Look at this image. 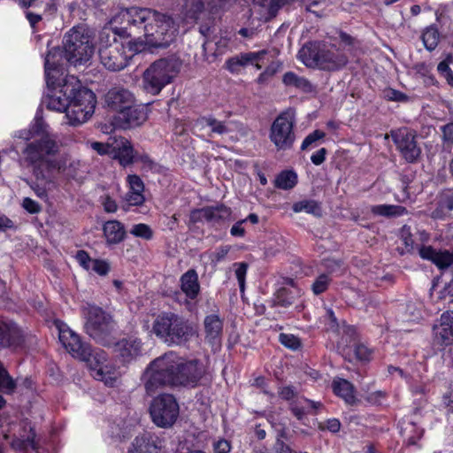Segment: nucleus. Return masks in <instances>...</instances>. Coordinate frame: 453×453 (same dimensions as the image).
Returning <instances> with one entry per match:
<instances>
[{
  "label": "nucleus",
  "mask_w": 453,
  "mask_h": 453,
  "mask_svg": "<svg viewBox=\"0 0 453 453\" xmlns=\"http://www.w3.org/2000/svg\"><path fill=\"white\" fill-rule=\"evenodd\" d=\"M204 372L198 359L187 360L170 351L149 364L145 388L148 392L161 387L194 388L199 385Z\"/></svg>",
  "instance_id": "nucleus-1"
},
{
  "label": "nucleus",
  "mask_w": 453,
  "mask_h": 453,
  "mask_svg": "<svg viewBox=\"0 0 453 453\" xmlns=\"http://www.w3.org/2000/svg\"><path fill=\"white\" fill-rule=\"evenodd\" d=\"M56 85L48 88L50 89H59L47 100L49 110L65 112L70 126L77 127L86 122L94 113L96 97L95 93L85 87H82L80 80L74 75H66L62 82L60 77Z\"/></svg>",
  "instance_id": "nucleus-2"
},
{
  "label": "nucleus",
  "mask_w": 453,
  "mask_h": 453,
  "mask_svg": "<svg viewBox=\"0 0 453 453\" xmlns=\"http://www.w3.org/2000/svg\"><path fill=\"white\" fill-rule=\"evenodd\" d=\"M94 53L90 36L81 27H73L63 38V47L49 50L44 61L46 83L56 85L59 75H63L64 58L68 63L77 65L86 64Z\"/></svg>",
  "instance_id": "nucleus-3"
},
{
  "label": "nucleus",
  "mask_w": 453,
  "mask_h": 453,
  "mask_svg": "<svg viewBox=\"0 0 453 453\" xmlns=\"http://www.w3.org/2000/svg\"><path fill=\"white\" fill-rule=\"evenodd\" d=\"M59 323L58 338L65 350L73 357L85 362L96 380L113 387L117 380V371L115 366L108 362V354L101 349H93L66 324Z\"/></svg>",
  "instance_id": "nucleus-4"
},
{
  "label": "nucleus",
  "mask_w": 453,
  "mask_h": 453,
  "mask_svg": "<svg viewBox=\"0 0 453 453\" xmlns=\"http://www.w3.org/2000/svg\"><path fill=\"white\" fill-rule=\"evenodd\" d=\"M129 33L132 36L133 29L142 30L143 44L153 48L165 49L175 40L178 29L173 19L164 13L150 8L131 7L127 12Z\"/></svg>",
  "instance_id": "nucleus-5"
},
{
  "label": "nucleus",
  "mask_w": 453,
  "mask_h": 453,
  "mask_svg": "<svg viewBox=\"0 0 453 453\" xmlns=\"http://www.w3.org/2000/svg\"><path fill=\"white\" fill-rule=\"evenodd\" d=\"M58 151L57 142L48 136L27 143L24 150L26 161L32 167L35 177L29 186L43 201L48 200V191L54 184V174L59 169L58 162L49 156H54Z\"/></svg>",
  "instance_id": "nucleus-6"
},
{
  "label": "nucleus",
  "mask_w": 453,
  "mask_h": 453,
  "mask_svg": "<svg viewBox=\"0 0 453 453\" xmlns=\"http://www.w3.org/2000/svg\"><path fill=\"white\" fill-rule=\"evenodd\" d=\"M151 334L167 346H185L197 334L196 325L182 314L159 312L153 320Z\"/></svg>",
  "instance_id": "nucleus-7"
},
{
  "label": "nucleus",
  "mask_w": 453,
  "mask_h": 453,
  "mask_svg": "<svg viewBox=\"0 0 453 453\" xmlns=\"http://www.w3.org/2000/svg\"><path fill=\"white\" fill-rule=\"evenodd\" d=\"M299 58L308 67L328 72L342 70L349 63V56L345 51L334 42L327 45L322 41L306 42L299 50Z\"/></svg>",
  "instance_id": "nucleus-8"
},
{
  "label": "nucleus",
  "mask_w": 453,
  "mask_h": 453,
  "mask_svg": "<svg viewBox=\"0 0 453 453\" xmlns=\"http://www.w3.org/2000/svg\"><path fill=\"white\" fill-rule=\"evenodd\" d=\"M144 50L141 36L137 40L123 42L114 38L112 42L99 49V58L102 65L111 72L123 70L129 64L130 59Z\"/></svg>",
  "instance_id": "nucleus-9"
},
{
  "label": "nucleus",
  "mask_w": 453,
  "mask_h": 453,
  "mask_svg": "<svg viewBox=\"0 0 453 453\" xmlns=\"http://www.w3.org/2000/svg\"><path fill=\"white\" fill-rule=\"evenodd\" d=\"M116 324L112 316L101 307L91 306L88 309L85 332L96 343L111 347L113 342Z\"/></svg>",
  "instance_id": "nucleus-10"
},
{
  "label": "nucleus",
  "mask_w": 453,
  "mask_h": 453,
  "mask_svg": "<svg viewBox=\"0 0 453 453\" xmlns=\"http://www.w3.org/2000/svg\"><path fill=\"white\" fill-rule=\"evenodd\" d=\"M180 64L173 58H160L152 63L143 74V86L151 95H157L180 72Z\"/></svg>",
  "instance_id": "nucleus-11"
},
{
  "label": "nucleus",
  "mask_w": 453,
  "mask_h": 453,
  "mask_svg": "<svg viewBox=\"0 0 453 453\" xmlns=\"http://www.w3.org/2000/svg\"><path fill=\"white\" fill-rule=\"evenodd\" d=\"M296 116L291 109L281 111L269 129V140L277 150H289L296 142Z\"/></svg>",
  "instance_id": "nucleus-12"
},
{
  "label": "nucleus",
  "mask_w": 453,
  "mask_h": 453,
  "mask_svg": "<svg viewBox=\"0 0 453 453\" xmlns=\"http://www.w3.org/2000/svg\"><path fill=\"white\" fill-rule=\"evenodd\" d=\"M149 411L152 422L157 426L169 428L179 417L180 406L173 395L164 393L153 398Z\"/></svg>",
  "instance_id": "nucleus-13"
},
{
  "label": "nucleus",
  "mask_w": 453,
  "mask_h": 453,
  "mask_svg": "<svg viewBox=\"0 0 453 453\" xmlns=\"http://www.w3.org/2000/svg\"><path fill=\"white\" fill-rule=\"evenodd\" d=\"M116 359L124 366L136 362L144 355V343L142 340L134 334H126L111 345Z\"/></svg>",
  "instance_id": "nucleus-14"
},
{
  "label": "nucleus",
  "mask_w": 453,
  "mask_h": 453,
  "mask_svg": "<svg viewBox=\"0 0 453 453\" xmlns=\"http://www.w3.org/2000/svg\"><path fill=\"white\" fill-rule=\"evenodd\" d=\"M391 135L402 157L407 163H417L422 151L416 141L415 133L404 127L392 132Z\"/></svg>",
  "instance_id": "nucleus-15"
},
{
  "label": "nucleus",
  "mask_w": 453,
  "mask_h": 453,
  "mask_svg": "<svg viewBox=\"0 0 453 453\" xmlns=\"http://www.w3.org/2000/svg\"><path fill=\"white\" fill-rule=\"evenodd\" d=\"M231 214V208L221 203L216 205L193 209L189 214V222L196 224L206 221L212 225H221L230 218Z\"/></svg>",
  "instance_id": "nucleus-16"
},
{
  "label": "nucleus",
  "mask_w": 453,
  "mask_h": 453,
  "mask_svg": "<svg viewBox=\"0 0 453 453\" xmlns=\"http://www.w3.org/2000/svg\"><path fill=\"white\" fill-rule=\"evenodd\" d=\"M453 344V311H444L433 326V346L438 351Z\"/></svg>",
  "instance_id": "nucleus-17"
},
{
  "label": "nucleus",
  "mask_w": 453,
  "mask_h": 453,
  "mask_svg": "<svg viewBox=\"0 0 453 453\" xmlns=\"http://www.w3.org/2000/svg\"><path fill=\"white\" fill-rule=\"evenodd\" d=\"M148 118L147 111L143 105L135 104L125 106V110H120L119 114L112 117L113 125L124 130L134 128L143 124Z\"/></svg>",
  "instance_id": "nucleus-18"
},
{
  "label": "nucleus",
  "mask_w": 453,
  "mask_h": 453,
  "mask_svg": "<svg viewBox=\"0 0 453 453\" xmlns=\"http://www.w3.org/2000/svg\"><path fill=\"white\" fill-rule=\"evenodd\" d=\"M204 341L215 352L221 349L224 319L219 313L207 314L203 322Z\"/></svg>",
  "instance_id": "nucleus-19"
},
{
  "label": "nucleus",
  "mask_w": 453,
  "mask_h": 453,
  "mask_svg": "<svg viewBox=\"0 0 453 453\" xmlns=\"http://www.w3.org/2000/svg\"><path fill=\"white\" fill-rule=\"evenodd\" d=\"M23 330L15 322H0V349L20 348L25 344Z\"/></svg>",
  "instance_id": "nucleus-20"
},
{
  "label": "nucleus",
  "mask_w": 453,
  "mask_h": 453,
  "mask_svg": "<svg viewBox=\"0 0 453 453\" xmlns=\"http://www.w3.org/2000/svg\"><path fill=\"white\" fill-rule=\"evenodd\" d=\"M418 254L424 260L432 262L439 270L444 271L453 265V249L436 250L431 245H422L418 249Z\"/></svg>",
  "instance_id": "nucleus-21"
},
{
  "label": "nucleus",
  "mask_w": 453,
  "mask_h": 453,
  "mask_svg": "<svg viewBox=\"0 0 453 453\" xmlns=\"http://www.w3.org/2000/svg\"><path fill=\"white\" fill-rule=\"evenodd\" d=\"M162 441L155 434L145 432L134 437L127 453H160Z\"/></svg>",
  "instance_id": "nucleus-22"
},
{
  "label": "nucleus",
  "mask_w": 453,
  "mask_h": 453,
  "mask_svg": "<svg viewBox=\"0 0 453 453\" xmlns=\"http://www.w3.org/2000/svg\"><path fill=\"white\" fill-rule=\"evenodd\" d=\"M106 107L119 114L120 110H125V106L131 105L134 102V95L123 88H111L104 96Z\"/></svg>",
  "instance_id": "nucleus-23"
},
{
  "label": "nucleus",
  "mask_w": 453,
  "mask_h": 453,
  "mask_svg": "<svg viewBox=\"0 0 453 453\" xmlns=\"http://www.w3.org/2000/svg\"><path fill=\"white\" fill-rule=\"evenodd\" d=\"M266 53L265 50L240 53L227 58L225 62V67L231 73L238 74L242 67H246L261 60Z\"/></svg>",
  "instance_id": "nucleus-24"
},
{
  "label": "nucleus",
  "mask_w": 453,
  "mask_h": 453,
  "mask_svg": "<svg viewBox=\"0 0 453 453\" xmlns=\"http://www.w3.org/2000/svg\"><path fill=\"white\" fill-rule=\"evenodd\" d=\"M111 157L119 162L122 167H127L134 163L135 150L131 142L125 137L116 138Z\"/></svg>",
  "instance_id": "nucleus-25"
},
{
  "label": "nucleus",
  "mask_w": 453,
  "mask_h": 453,
  "mask_svg": "<svg viewBox=\"0 0 453 453\" xmlns=\"http://www.w3.org/2000/svg\"><path fill=\"white\" fill-rule=\"evenodd\" d=\"M323 408L321 402H316L305 396L296 397L289 402L288 409L297 420H303L307 414L316 415Z\"/></svg>",
  "instance_id": "nucleus-26"
},
{
  "label": "nucleus",
  "mask_w": 453,
  "mask_h": 453,
  "mask_svg": "<svg viewBox=\"0 0 453 453\" xmlns=\"http://www.w3.org/2000/svg\"><path fill=\"white\" fill-rule=\"evenodd\" d=\"M334 395L342 399L347 405L355 406L358 403L355 386L348 380L335 377L331 384Z\"/></svg>",
  "instance_id": "nucleus-27"
},
{
  "label": "nucleus",
  "mask_w": 453,
  "mask_h": 453,
  "mask_svg": "<svg viewBox=\"0 0 453 453\" xmlns=\"http://www.w3.org/2000/svg\"><path fill=\"white\" fill-rule=\"evenodd\" d=\"M103 234L107 246L117 245L127 238L125 225L118 219H111L103 225Z\"/></svg>",
  "instance_id": "nucleus-28"
},
{
  "label": "nucleus",
  "mask_w": 453,
  "mask_h": 453,
  "mask_svg": "<svg viewBox=\"0 0 453 453\" xmlns=\"http://www.w3.org/2000/svg\"><path fill=\"white\" fill-rule=\"evenodd\" d=\"M180 287L188 299L192 301L197 299L201 292V286L196 269L190 268L180 276Z\"/></svg>",
  "instance_id": "nucleus-29"
},
{
  "label": "nucleus",
  "mask_w": 453,
  "mask_h": 453,
  "mask_svg": "<svg viewBox=\"0 0 453 453\" xmlns=\"http://www.w3.org/2000/svg\"><path fill=\"white\" fill-rule=\"evenodd\" d=\"M282 83L286 88H295L305 94L311 93L314 90L313 85L307 78L299 76L293 71H288L283 74Z\"/></svg>",
  "instance_id": "nucleus-30"
},
{
  "label": "nucleus",
  "mask_w": 453,
  "mask_h": 453,
  "mask_svg": "<svg viewBox=\"0 0 453 453\" xmlns=\"http://www.w3.org/2000/svg\"><path fill=\"white\" fill-rule=\"evenodd\" d=\"M195 127L203 129L210 127L211 132L217 134H224L228 129L225 122L218 120L213 116H202L196 120Z\"/></svg>",
  "instance_id": "nucleus-31"
},
{
  "label": "nucleus",
  "mask_w": 453,
  "mask_h": 453,
  "mask_svg": "<svg viewBox=\"0 0 453 453\" xmlns=\"http://www.w3.org/2000/svg\"><path fill=\"white\" fill-rule=\"evenodd\" d=\"M373 215L386 218H396L407 214L408 211L404 206L395 204H378L371 208Z\"/></svg>",
  "instance_id": "nucleus-32"
},
{
  "label": "nucleus",
  "mask_w": 453,
  "mask_h": 453,
  "mask_svg": "<svg viewBox=\"0 0 453 453\" xmlns=\"http://www.w3.org/2000/svg\"><path fill=\"white\" fill-rule=\"evenodd\" d=\"M292 210L295 212L305 211L306 213L311 214L315 217L322 216V208L320 203L311 199H304L294 203Z\"/></svg>",
  "instance_id": "nucleus-33"
},
{
  "label": "nucleus",
  "mask_w": 453,
  "mask_h": 453,
  "mask_svg": "<svg viewBox=\"0 0 453 453\" xmlns=\"http://www.w3.org/2000/svg\"><path fill=\"white\" fill-rule=\"evenodd\" d=\"M421 40L428 51H433L440 42V33L436 25L426 27L421 35Z\"/></svg>",
  "instance_id": "nucleus-34"
},
{
  "label": "nucleus",
  "mask_w": 453,
  "mask_h": 453,
  "mask_svg": "<svg viewBox=\"0 0 453 453\" xmlns=\"http://www.w3.org/2000/svg\"><path fill=\"white\" fill-rule=\"evenodd\" d=\"M296 183L297 174L292 170L281 171L274 180V186L283 190L293 188Z\"/></svg>",
  "instance_id": "nucleus-35"
},
{
  "label": "nucleus",
  "mask_w": 453,
  "mask_h": 453,
  "mask_svg": "<svg viewBox=\"0 0 453 453\" xmlns=\"http://www.w3.org/2000/svg\"><path fill=\"white\" fill-rule=\"evenodd\" d=\"M205 8L204 0H186L184 9L188 19L197 20Z\"/></svg>",
  "instance_id": "nucleus-36"
},
{
  "label": "nucleus",
  "mask_w": 453,
  "mask_h": 453,
  "mask_svg": "<svg viewBox=\"0 0 453 453\" xmlns=\"http://www.w3.org/2000/svg\"><path fill=\"white\" fill-rule=\"evenodd\" d=\"M274 301L276 305L288 307L295 302V294L291 289L280 287L274 294Z\"/></svg>",
  "instance_id": "nucleus-37"
},
{
  "label": "nucleus",
  "mask_w": 453,
  "mask_h": 453,
  "mask_svg": "<svg viewBox=\"0 0 453 453\" xmlns=\"http://www.w3.org/2000/svg\"><path fill=\"white\" fill-rule=\"evenodd\" d=\"M342 341H343L347 346L357 343L359 342V333L357 326L349 325L343 321Z\"/></svg>",
  "instance_id": "nucleus-38"
},
{
  "label": "nucleus",
  "mask_w": 453,
  "mask_h": 453,
  "mask_svg": "<svg viewBox=\"0 0 453 453\" xmlns=\"http://www.w3.org/2000/svg\"><path fill=\"white\" fill-rule=\"evenodd\" d=\"M332 282L331 277L327 273L319 274L311 284V291L315 296L325 293Z\"/></svg>",
  "instance_id": "nucleus-39"
},
{
  "label": "nucleus",
  "mask_w": 453,
  "mask_h": 453,
  "mask_svg": "<svg viewBox=\"0 0 453 453\" xmlns=\"http://www.w3.org/2000/svg\"><path fill=\"white\" fill-rule=\"evenodd\" d=\"M389 394L386 390L368 392L364 395L365 403L371 406H381L388 400Z\"/></svg>",
  "instance_id": "nucleus-40"
},
{
  "label": "nucleus",
  "mask_w": 453,
  "mask_h": 453,
  "mask_svg": "<svg viewBox=\"0 0 453 453\" xmlns=\"http://www.w3.org/2000/svg\"><path fill=\"white\" fill-rule=\"evenodd\" d=\"M338 40L339 47L342 46L343 48L342 50L349 54H352V52L356 50L357 44L358 42L357 38L342 30L338 32Z\"/></svg>",
  "instance_id": "nucleus-41"
},
{
  "label": "nucleus",
  "mask_w": 453,
  "mask_h": 453,
  "mask_svg": "<svg viewBox=\"0 0 453 453\" xmlns=\"http://www.w3.org/2000/svg\"><path fill=\"white\" fill-rule=\"evenodd\" d=\"M452 61V56H447L442 61L437 65V71L441 76H442L447 83L453 88V71L449 65Z\"/></svg>",
  "instance_id": "nucleus-42"
},
{
  "label": "nucleus",
  "mask_w": 453,
  "mask_h": 453,
  "mask_svg": "<svg viewBox=\"0 0 453 453\" xmlns=\"http://www.w3.org/2000/svg\"><path fill=\"white\" fill-rule=\"evenodd\" d=\"M17 384L9 372L4 369H0V392L5 394H12L14 392Z\"/></svg>",
  "instance_id": "nucleus-43"
},
{
  "label": "nucleus",
  "mask_w": 453,
  "mask_h": 453,
  "mask_svg": "<svg viewBox=\"0 0 453 453\" xmlns=\"http://www.w3.org/2000/svg\"><path fill=\"white\" fill-rule=\"evenodd\" d=\"M279 342L285 348L296 351L302 348V342L299 337L292 334L280 333Z\"/></svg>",
  "instance_id": "nucleus-44"
},
{
  "label": "nucleus",
  "mask_w": 453,
  "mask_h": 453,
  "mask_svg": "<svg viewBox=\"0 0 453 453\" xmlns=\"http://www.w3.org/2000/svg\"><path fill=\"white\" fill-rule=\"evenodd\" d=\"M130 234L145 241H150L154 237L152 228L145 223L134 224L130 230Z\"/></svg>",
  "instance_id": "nucleus-45"
},
{
  "label": "nucleus",
  "mask_w": 453,
  "mask_h": 453,
  "mask_svg": "<svg viewBox=\"0 0 453 453\" xmlns=\"http://www.w3.org/2000/svg\"><path fill=\"white\" fill-rule=\"evenodd\" d=\"M326 137V133L320 129H316L310 133L303 141L300 149L301 150H306L310 147H316L317 142L323 140Z\"/></svg>",
  "instance_id": "nucleus-46"
},
{
  "label": "nucleus",
  "mask_w": 453,
  "mask_h": 453,
  "mask_svg": "<svg viewBox=\"0 0 453 453\" xmlns=\"http://www.w3.org/2000/svg\"><path fill=\"white\" fill-rule=\"evenodd\" d=\"M354 346V355L357 360L360 362L371 361L373 354V350L370 349L365 343L358 342Z\"/></svg>",
  "instance_id": "nucleus-47"
},
{
  "label": "nucleus",
  "mask_w": 453,
  "mask_h": 453,
  "mask_svg": "<svg viewBox=\"0 0 453 453\" xmlns=\"http://www.w3.org/2000/svg\"><path fill=\"white\" fill-rule=\"evenodd\" d=\"M326 330L334 334H340V323L336 318L334 311L331 308L326 309V314L324 316Z\"/></svg>",
  "instance_id": "nucleus-48"
},
{
  "label": "nucleus",
  "mask_w": 453,
  "mask_h": 453,
  "mask_svg": "<svg viewBox=\"0 0 453 453\" xmlns=\"http://www.w3.org/2000/svg\"><path fill=\"white\" fill-rule=\"evenodd\" d=\"M233 265L235 267V276L238 280L240 291L241 293H243L245 290L246 275L249 265L246 262H239L234 263Z\"/></svg>",
  "instance_id": "nucleus-49"
},
{
  "label": "nucleus",
  "mask_w": 453,
  "mask_h": 453,
  "mask_svg": "<svg viewBox=\"0 0 453 453\" xmlns=\"http://www.w3.org/2000/svg\"><path fill=\"white\" fill-rule=\"evenodd\" d=\"M399 236L406 250L411 252L414 250V240L411 226L403 225L399 230Z\"/></svg>",
  "instance_id": "nucleus-50"
},
{
  "label": "nucleus",
  "mask_w": 453,
  "mask_h": 453,
  "mask_svg": "<svg viewBox=\"0 0 453 453\" xmlns=\"http://www.w3.org/2000/svg\"><path fill=\"white\" fill-rule=\"evenodd\" d=\"M280 64L272 63L256 79V82L259 85L266 84L278 72Z\"/></svg>",
  "instance_id": "nucleus-51"
},
{
  "label": "nucleus",
  "mask_w": 453,
  "mask_h": 453,
  "mask_svg": "<svg viewBox=\"0 0 453 453\" xmlns=\"http://www.w3.org/2000/svg\"><path fill=\"white\" fill-rule=\"evenodd\" d=\"M383 94L384 98L391 102L406 103L410 99L407 94L392 88H386Z\"/></svg>",
  "instance_id": "nucleus-52"
},
{
  "label": "nucleus",
  "mask_w": 453,
  "mask_h": 453,
  "mask_svg": "<svg viewBox=\"0 0 453 453\" xmlns=\"http://www.w3.org/2000/svg\"><path fill=\"white\" fill-rule=\"evenodd\" d=\"M342 427L341 421L336 418H327L324 422H319L318 428L319 431H328L332 434H337Z\"/></svg>",
  "instance_id": "nucleus-53"
},
{
  "label": "nucleus",
  "mask_w": 453,
  "mask_h": 453,
  "mask_svg": "<svg viewBox=\"0 0 453 453\" xmlns=\"http://www.w3.org/2000/svg\"><path fill=\"white\" fill-rule=\"evenodd\" d=\"M90 269L99 276H106L111 271L110 263L105 259L94 258Z\"/></svg>",
  "instance_id": "nucleus-54"
},
{
  "label": "nucleus",
  "mask_w": 453,
  "mask_h": 453,
  "mask_svg": "<svg viewBox=\"0 0 453 453\" xmlns=\"http://www.w3.org/2000/svg\"><path fill=\"white\" fill-rule=\"evenodd\" d=\"M24 15L27 20L29 23V26L31 27L32 33L35 34L40 31L38 25L40 22L43 19V15L35 13L30 10L24 11Z\"/></svg>",
  "instance_id": "nucleus-55"
},
{
  "label": "nucleus",
  "mask_w": 453,
  "mask_h": 453,
  "mask_svg": "<svg viewBox=\"0 0 453 453\" xmlns=\"http://www.w3.org/2000/svg\"><path fill=\"white\" fill-rule=\"evenodd\" d=\"M128 191L144 192V183L142 178L137 174H128L127 177Z\"/></svg>",
  "instance_id": "nucleus-56"
},
{
  "label": "nucleus",
  "mask_w": 453,
  "mask_h": 453,
  "mask_svg": "<svg viewBox=\"0 0 453 453\" xmlns=\"http://www.w3.org/2000/svg\"><path fill=\"white\" fill-rule=\"evenodd\" d=\"M58 0H45L42 15L49 19H55L58 11Z\"/></svg>",
  "instance_id": "nucleus-57"
},
{
  "label": "nucleus",
  "mask_w": 453,
  "mask_h": 453,
  "mask_svg": "<svg viewBox=\"0 0 453 453\" xmlns=\"http://www.w3.org/2000/svg\"><path fill=\"white\" fill-rule=\"evenodd\" d=\"M296 0H269L268 4V14L271 17H275L279 11L288 4L295 3Z\"/></svg>",
  "instance_id": "nucleus-58"
},
{
  "label": "nucleus",
  "mask_w": 453,
  "mask_h": 453,
  "mask_svg": "<svg viewBox=\"0 0 453 453\" xmlns=\"http://www.w3.org/2000/svg\"><path fill=\"white\" fill-rule=\"evenodd\" d=\"M128 206H141L145 202L143 192L128 191L126 195Z\"/></svg>",
  "instance_id": "nucleus-59"
},
{
  "label": "nucleus",
  "mask_w": 453,
  "mask_h": 453,
  "mask_svg": "<svg viewBox=\"0 0 453 453\" xmlns=\"http://www.w3.org/2000/svg\"><path fill=\"white\" fill-rule=\"evenodd\" d=\"M278 395L280 399L289 403L297 396V391L292 385L284 386L279 388Z\"/></svg>",
  "instance_id": "nucleus-60"
},
{
  "label": "nucleus",
  "mask_w": 453,
  "mask_h": 453,
  "mask_svg": "<svg viewBox=\"0 0 453 453\" xmlns=\"http://www.w3.org/2000/svg\"><path fill=\"white\" fill-rule=\"evenodd\" d=\"M75 258L80 265L86 271L90 270L91 264L94 258H91L89 254L84 250H80L76 252Z\"/></svg>",
  "instance_id": "nucleus-61"
},
{
  "label": "nucleus",
  "mask_w": 453,
  "mask_h": 453,
  "mask_svg": "<svg viewBox=\"0 0 453 453\" xmlns=\"http://www.w3.org/2000/svg\"><path fill=\"white\" fill-rule=\"evenodd\" d=\"M450 211L444 205V200L439 196L436 207L432 211V218L434 219H444Z\"/></svg>",
  "instance_id": "nucleus-62"
},
{
  "label": "nucleus",
  "mask_w": 453,
  "mask_h": 453,
  "mask_svg": "<svg viewBox=\"0 0 453 453\" xmlns=\"http://www.w3.org/2000/svg\"><path fill=\"white\" fill-rule=\"evenodd\" d=\"M441 131L442 134V142L444 144L452 145L453 144V121H450L441 127Z\"/></svg>",
  "instance_id": "nucleus-63"
},
{
  "label": "nucleus",
  "mask_w": 453,
  "mask_h": 453,
  "mask_svg": "<svg viewBox=\"0 0 453 453\" xmlns=\"http://www.w3.org/2000/svg\"><path fill=\"white\" fill-rule=\"evenodd\" d=\"M212 448L213 453H229L232 449V445L228 440L219 438L213 442Z\"/></svg>",
  "instance_id": "nucleus-64"
}]
</instances>
